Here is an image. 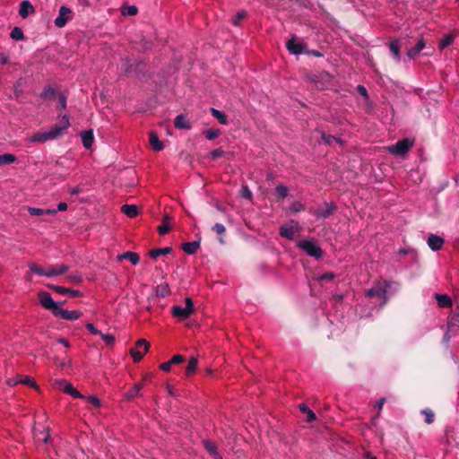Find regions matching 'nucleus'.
<instances>
[{
    "mask_svg": "<svg viewBox=\"0 0 459 459\" xmlns=\"http://www.w3.org/2000/svg\"><path fill=\"white\" fill-rule=\"evenodd\" d=\"M391 285V282L385 280H379L376 281L373 287L367 290V296L369 298H378L382 300L381 304L386 302V292Z\"/></svg>",
    "mask_w": 459,
    "mask_h": 459,
    "instance_id": "obj_1",
    "label": "nucleus"
},
{
    "mask_svg": "<svg viewBox=\"0 0 459 459\" xmlns=\"http://www.w3.org/2000/svg\"><path fill=\"white\" fill-rule=\"evenodd\" d=\"M185 303L186 306L184 307L180 306H174L171 309L173 316L179 320H186L189 318L195 310L194 303L190 298H186L185 299Z\"/></svg>",
    "mask_w": 459,
    "mask_h": 459,
    "instance_id": "obj_2",
    "label": "nucleus"
},
{
    "mask_svg": "<svg viewBox=\"0 0 459 459\" xmlns=\"http://www.w3.org/2000/svg\"><path fill=\"white\" fill-rule=\"evenodd\" d=\"M298 247L306 252L308 255L316 259L321 258L323 255L322 249L314 240H299L297 244Z\"/></svg>",
    "mask_w": 459,
    "mask_h": 459,
    "instance_id": "obj_3",
    "label": "nucleus"
},
{
    "mask_svg": "<svg viewBox=\"0 0 459 459\" xmlns=\"http://www.w3.org/2000/svg\"><path fill=\"white\" fill-rule=\"evenodd\" d=\"M150 343L145 339H140L136 342L135 347L130 350V354L134 362H139L148 351Z\"/></svg>",
    "mask_w": 459,
    "mask_h": 459,
    "instance_id": "obj_4",
    "label": "nucleus"
},
{
    "mask_svg": "<svg viewBox=\"0 0 459 459\" xmlns=\"http://www.w3.org/2000/svg\"><path fill=\"white\" fill-rule=\"evenodd\" d=\"M413 142L409 139L398 141L395 144L388 146L387 151L393 155L402 156L407 153L412 147Z\"/></svg>",
    "mask_w": 459,
    "mask_h": 459,
    "instance_id": "obj_5",
    "label": "nucleus"
},
{
    "mask_svg": "<svg viewBox=\"0 0 459 459\" xmlns=\"http://www.w3.org/2000/svg\"><path fill=\"white\" fill-rule=\"evenodd\" d=\"M38 299L40 305L52 312L53 315H55V312L59 307V304L56 303L51 295L47 291H39L38 293Z\"/></svg>",
    "mask_w": 459,
    "mask_h": 459,
    "instance_id": "obj_6",
    "label": "nucleus"
},
{
    "mask_svg": "<svg viewBox=\"0 0 459 459\" xmlns=\"http://www.w3.org/2000/svg\"><path fill=\"white\" fill-rule=\"evenodd\" d=\"M299 231V225L298 221H290V222L282 225L280 228V235L287 239H294Z\"/></svg>",
    "mask_w": 459,
    "mask_h": 459,
    "instance_id": "obj_7",
    "label": "nucleus"
},
{
    "mask_svg": "<svg viewBox=\"0 0 459 459\" xmlns=\"http://www.w3.org/2000/svg\"><path fill=\"white\" fill-rule=\"evenodd\" d=\"M54 316L65 320L74 321L79 319L82 313L79 310H66L59 306Z\"/></svg>",
    "mask_w": 459,
    "mask_h": 459,
    "instance_id": "obj_8",
    "label": "nucleus"
},
{
    "mask_svg": "<svg viewBox=\"0 0 459 459\" xmlns=\"http://www.w3.org/2000/svg\"><path fill=\"white\" fill-rule=\"evenodd\" d=\"M56 139V134L50 129L48 132H38L28 138L30 143H45L48 140Z\"/></svg>",
    "mask_w": 459,
    "mask_h": 459,
    "instance_id": "obj_9",
    "label": "nucleus"
},
{
    "mask_svg": "<svg viewBox=\"0 0 459 459\" xmlns=\"http://www.w3.org/2000/svg\"><path fill=\"white\" fill-rule=\"evenodd\" d=\"M53 385H64L63 392L74 398H84V395L77 391L69 382L65 379L55 380Z\"/></svg>",
    "mask_w": 459,
    "mask_h": 459,
    "instance_id": "obj_10",
    "label": "nucleus"
},
{
    "mask_svg": "<svg viewBox=\"0 0 459 459\" xmlns=\"http://www.w3.org/2000/svg\"><path fill=\"white\" fill-rule=\"evenodd\" d=\"M71 13H72L71 9H69L65 6H62L59 9L58 16L55 19V22H54L55 25L58 28L65 27V24L67 23V22L71 19Z\"/></svg>",
    "mask_w": 459,
    "mask_h": 459,
    "instance_id": "obj_11",
    "label": "nucleus"
},
{
    "mask_svg": "<svg viewBox=\"0 0 459 459\" xmlns=\"http://www.w3.org/2000/svg\"><path fill=\"white\" fill-rule=\"evenodd\" d=\"M69 267L65 264H50L47 266V277H55L65 273Z\"/></svg>",
    "mask_w": 459,
    "mask_h": 459,
    "instance_id": "obj_12",
    "label": "nucleus"
},
{
    "mask_svg": "<svg viewBox=\"0 0 459 459\" xmlns=\"http://www.w3.org/2000/svg\"><path fill=\"white\" fill-rule=\"evenodd\" d=\"M336 206L333 204L325 203L324 207L317 209L315 212V215L317 218L326 219L330 217L335 211Z\"/></svg>",
    "mask_w": 459,
    "mask_h": 459,
    "instance_id": "obj_13",
    "label": "nucleus"
},
{
    "mask_svg": "<svg viewBox=\"0 0 459 459\" xmlns=\"http://www.w3.org/2000/svg\"><path fill=\"white\" fill-rule=\"evenodd\" d=\"M70 126V121L68 116L65 115L58 125H56L51 129L56 134V138L63 134L65 130Z\"/></svg>",
    "mask_w": 459,
    "mask_h": 459,
    "instance_id": "obj_14",
    "label": "nucleus"
},
{
    "mask_svg": "<svg viewBox=\"0 0 459 459\" xmlns=\"http://www.w3.org/2000/svg\"><path fill=\"white\" fill-rule=\"evenodd\" d=\"M428 245L432 250L437 251L442 248L444 239L438 236L430 235L428 238Z\"/></svg>",
    "mask_w": 459,
    "mask_h": 459,
    "instance_id": "obj_15",
    "label": "nucleus"
},
{
    "mask_svg": "<svg viewBox=\"0 0 459 459\" xmlns=\"http://www.w3.org/2000/svg\"><path fill=\"white\" fill-rule=\"evenodd\" d=\"M143 387V383H138L134 385L130 390H128L126 394L125 398L128 401L134 399L135 397H139L142 395L141 390Z\"/></svg>",
    "mask_w": 459,
    "mask_h": 459,
    "instance_id": "obj_16",
    "label": "nucleus"
},
{
    "mask_svg": "<svg viewBox=\"0 0 459 459\" xmlns=\"http://www.w3.org/2000/svg\"><path fill=\"white\" fill-rule=\"evenodd\" d=\"M81 138L83 146L86 149H91L94 141L93 132L91 130L83 131L81 133Z\"/></svg>",
    "mask_w": 459,
    "mask_h": 459,
    "instance_id": "obj_17",
    "label": "nucleus"
},
{
    "mask_svg": "<svg viewBox=\"0 0 459 459\" xmlns=\"http://www.w3.org/2000/svg\"><path fill=\"white\" fill-rule=\"evenodd\" d=\"M49 288H51L53 290L59 294H69L71 297L81 296V292L79 290L65 288L62 286L49 285Z\"/></svg>",
    "mask_w": 459,
    "mask_h": 459,
    "instance_id": "obj_18",
    "label": "nucleus"
},
{
    "mask_svg": "<svg viewBox=\"0 0 459 459\" xmlns=\"http://www.w3.org/2000/svg\"><path fill=\"white\" fill-rule=\"evenodd\" d=\"M28 212L32 216H40V215H54L56 212V210L29 207Z\"/></svg>",
    "mask_w": 459,
    "mask_h": 459,
    "instance_id": "obj_19",
    "label": "nucleus"
},
{
    "mask_svg": "<svg viewBox=\"0 0 459 459\" xmlns=\"http://www.w3.org/2000/svg\"><path fill=\"white\" fill-rule=\"evenodd\" d=\"M34 12V7L29 1H22L21 3L19 14L22 18H26L29 14L32 13Z\"/></svg>",
    "mask_w": 459,
    "mask_h": 459,
    "instance_id": "obj_20",
    "label": "nucleus"
},
{
    "mask_svg": "<svg viewBox=\"0 0 459 459\" xmlns=\"http://www.w3.org/2000/svg\"><path fill=\"white\" fill-rule=\"evenodd\" d=\"M175 127L178 129H190L191 125L184 115H178L174 121Z\"/></svg>",
    "mask_w": 459,
    "mask_h": 459,
    "instance_id": "obj_21",
    "label": "nucleus"
},
{
    "mask_svg": "<svg viewBox=\"0 0 459 459\" xmlns=\"http://www.w3.org/2000/svg\"><path fill=\"white\" fill-rule=\"evenodd\" d=\"M117 259L118 261L122 260V259H127L129 260L134 265L137 264L140 261V257L138 255V254L134 253V252H131V251H128V252H126L122 255H118Z\"/></svg>",
    "mask_w": 459,
    "mask_h": 459,
    "instance_id": "obj_22",
    "label": "nucleus"
},
{
    "mask_svg": "<svg viewBox=\"0 0 459 459\" xmlns=\"http://www.w3.org/2000/svg\"><path fill=\"white\" fill-rule=\"evenodd\" d=\"M425 47V42L423 40V39H420L417 44L415 45V47L410 48L408 51H407V56H409V58L412 59L414 57L417 56V55Z\"/></svg>",
    "mask_w": 459,
    "mask_h": 459,
    "instance_id": "obj_23",
    "label": "nucleus"
},
{
    "mask_svg": "<svg viewBox=\"0 0 459 459\" xmlns=\"http://www.w3.org/2000/svg\"><path fill=\"white\" fill-rule=\"evenodd\" d=\"M287 48L290 53L295 55H299L303 52L302 44L297 43L294 39H291L287 42Z\"/></svg>",
    "mask_w": 459,
    "mask_h": 459,
    "instance_id": "obj_24",
    "label": "nucleus"
},
{
    "mask_svg": "<svg viewBox=\"0 0 459 459\" xmlns=\"http://www.w3.org/2000/svg\"><path fill=\"white\" fill-rule=\"evenodd\" d=\"M150 143L154 151L160 152L163 150L164 145L160 141L158 135L154 132H150Z\"/></svg>",
    "mask_w": 459,
    "mask_h": 459,
    "instance_id": "obj_25",
    "label": "nucleus"
},
{
    "mask_svg": "<svg viewBox=\"0 0 459 459\" xmlns=\"http://www.w3.org/2000/svg\"><path fill=\"white\" fill-rule=\"evenodd\" d=\"M204 446L206 451L214 457V459H222L221 456L218 454L216 446L214 443L209 440L204 441Z\"/></svg>",
    "mask_w": 459,
    "mask_h": 459,
    "instance_id": "obj_26",
    "label": "nucleus"
},
{
    "mask_svg": "<svg viewBox=\"0 0 459 459\" xmlns=\"http://www.w3.org/2000/svg\"><path fill=\"white\" fill-rule=\"evenodd\" d=\"M436 299L440 307H450L452 306V299L446 294H436Z\"/></svg>",
    "mask_w": 459,
    "mask_h": 459,
    "instance_id": "obj_27",
    "label": "nucleus"
},
{
    "mask_svg": "<svg viewBox=\"0 0 459 459\" xmlns=\"http://www.w3.org/2000/svg\"><path fill=\"white\" fill-rule=\"evenodd\" d=\"M121 211L129 218H134L138 214V208L136 205L133 204H124L121 207Z\"/></svg>",
    "mask_w": 459,
    "mask_h": 459,
    "instance_id": "obj_28",
    "label": "nucleus"
},
{
    "mask_svg": "<svg viewBox=\"0 0 459 459\" xmlns=\"http://www.w3.org/2000/svg\"><path fill=\"white\" fill-rule=\"evenodd\" d=\"M200 244L197 241L186 242L182 245V249L186 254L193 255L198 250Z\"/></svg>",
    "mask_w": 459,
    "mask_h": 459,
    "instance_id": "obj_29",
    "label": "nucleus"
},
{
    "mask_svg": "<svg viewBox=\"0 0 459 459\" xmlns=\"http://www.w3.org/2000/svg\"><path fill=\"white\" fill-rule=\"evenodd\" d=\"M456 35V33H450L445 35L439 41V48L444 49L449 45H451L454 39H455Z\"/></svg>",
    "mask_w": 459,
    "mask_h": 459,
    "instance_id": "obj_30",
    "label": "nucleus"
},
{
    "mask_svg": "<svg viewBox=\"0 0 459 459\" xmlns=\"http://www.w3.org/2000/svg\"><path fill=\"white\" fill-rule=\"evenodd\" d=\"M169 220L170 218L169 215L164 216L162 223L158 228V231L160 235H165L171 230V226L169 222Z\"/></svg>",
    "mask_w": 459,
    "mask_h": 459,
    "instance_id": "obj_31",
    "label": "nucleus"
},
{
    "mask_svg": "<svg viewBox=\"0 0 459 459\" xmlns=\"http://www.w3.org/2000/svg\"><path fill=\"white\" fill-rule=\"evenodd\" d=\"M299 410L307 415V421L312 422L316 420V416L313 411H311L305 403L299 404Z\"/></svg>",
    "mask_w": 459,
    "mask_h": 459,
    "instance_id": "obj_32",
    "label": "nucleus"
},
{
    "mask_svg": "<svg viewBox=\"0 0 459 459\" xmlns=\"http://www.w3.org/2000/svg\"><path fill=\"white\" fill-rule=\"evenodd\" d=\"M197 365H198V360L195 357H192L189 361H188V364L186 368V376H191L193 374H195V370H196V368H197Z\"/></svg>",
    "mask_w": 459,
    "mask_h": 459,
    "instance_id": "obj_33",
    "label": "nucleus"
},
{
    "mask_svg": "<svg viewBox=\"0 0 459 459\" xmlns=\"http://www.w3.org/2000/svg\"><path fill=\"white\" fill-rule=\"evenodd\" d=\"M29 268L32 273H34L38 275H40V276L47 277V266L44 267V266L39 265L37 264L31 263L29 264Z\"/></svg>",
    "mask_w": 459,
    "mask_h": 459,
    "instance_id": "obj_34",
    "label": "nucleus"
},
{
    "mask_svg": "<svg viewBox=\"0 0 459 459\" xmlns=\"http://www.w3.org/2000/svg\"><path fill=\"white\" fill-rule=\"evenodd\" d=\"M211 113L212 115L218 119V121L221 124V125H227L228 124V118H227V116L222 113L221 111L214 108H211Z\"/></svg>",
    "mask_w": 459,
    "mask_h": 459,
    "instance_id": "obj_35",
    "label": "nucleus"
},
{
    "mask_svg": "<svg viewBox=\"0 0 459 459\" xmlns=\"http://www.w3.org/2000/svg\"><path fill=\"white\" fill-rule=\"evenodd\" d=\"M172 251L170 247H163V248H154L150 251V256L153 259H156L161 255L169 254Z\"/></svg>",
    "mask_w": 459,
    "mask_h": 459,
    "instance_id": "obj_36",
    "label": "nucleus"
},
{
    "mask_svg": "<svg viewBox=\"0 0 459 459\" xmlns=\"http://www.w3.org/2000/svg\"><path fill=\"white\" fill-rule=\"evenodd\" d=\"M170 293L169 286L168 283H161L156 287V294L159 297H166Z\"/></svg>",
    "mask_w": 459,
    "mask_h": 459,
    "instance_id": "obj_37",
    "label": "nucleus"
},
{
    "mask_svg": "<svg viewBox=\"0 0 459 459\" xmlns=\"http://www.w3.org/2000/svg\"><path fill=\"white\" fill-rule=\"evenodd\" d=\"M16 161V156L12 153H4L0 155V166L12 164Z\"/></svg>",
    "mask_w": 459,
    "mask_h": 459,
    "instance_id": "obj_38",
    "label": "nucleus"
},
{
    "mask_svg": "<svg viewBox=\"0 0 459 459\" xmlns=\"http://www.w3.org/2000/svg\"><path fill=\"white\" fill-rule=\"evenodd\" d=\"M391 53L394 55L396 61H400V46L398 40H393L389 44Z\"/></svg>",
    "mask_w": 459,
    "mask_h": 459,
    "instance_id": "obj_39",
    "label": "nucleus"
},
{
    "mask_svg": "<svg viewBox=\"0 0 459 459\" xmlns=\"http://www.w3.org/2000/svg\"><path fill=\"white\" fill-rule=\"evenodd\" d=\"M122 15L134 16L138 13V9L134 5H123L121 7Z\"/></svg>",
    "mask_w": 459,
    "mask_h": 459,
    "instance_id": "obj_40",
    "label": "nucleus"
},
{
    "mask_svg": "<svg viewBox=\"0 0 459 459\" xmlns=\"http://www.w3.org/2000/svg\"><path fill=\"white\" fill-rule=\"evenodd\" d=\"M18 377H19V383H22L23 385H29L35 389H38V385L32 377H30L29 376H19Z\"/></svg>",
    "mask_w": 459,
    "mask_h": 459,
    "instance_id": "obj_41",
    "label": "nucleus"
},
{
    "mask_svg": "<svg viewBox=\"0 0 459 459\" xmlns=\"http://www.w3.org/2000/svg\"><path fill=\"white\" fill-rule=\"evenodd\" d=\"M10 37L14 40H22L24 39V34L21 28L14 27L10 33Z\"/></svg>",
    "mask_w": 459,
    "mask_h": 459,
    "instance_id": "obj_42",
    "label": "nucleus"
},
{
    "mask_svg": "<svg viewBox=\"0 0 459 459\" xmlns=\"http://www.w3.org/2000/svg\"><path fill=\"white\" fill-rule=\"evenodd\" d=\"M321 139L324 143L329 144V145L332 144L333 142L342 143V141L340 139L335 138L334 136H333L331 134H326L325 133H321Z\"/></svg>",
    "mask_w": 459,
    "mask_h": 459,
    "instance_id": "obj_43",
    "label": "nucleus"
},
{
    "mask_svg": "<svg viewBox=\"0 0 459 459\" xmlns=\"http://www.w3.org/2000/svg\"><path fill=\"white\" fill-rule=\"evenodd\" d=\"M66 280L74 284L82 282V276L79 273H73L66 276Z\"/></svg>",
    "mask_w": 459,
    "mask_h": 459,
    "instance_id": "obj_44",
    "label": "nucleus"
},
{
    "mask_svg": "<svg viewBox=\"0 0 459 459\" xmlns=\"http://www.w3.org/2000/svg\"><path fill=\"white\" fill-rule=\"evenodd\" d=\"M422 414L425 416V422L427 424H431L434 421L435 415L430 409L423 410Z\"/></svg>",
    "mask_w": 459,
    "mask_h": 459,
    "instance_id": "obj_45",
    "label": "nucleus"
},
{
    "mask_svg": "<svg viewBox=\"0 0 459 459\" xmlns=\"http://www.w3.org/2000/svg\"><path fill=\"white\" fill-rule=\"evenodd\" d=\"M100 336L101 337L103 342L108 346L112 347L115 344V336L114 335H112V334H105V333H101V334H100Z\"/></svg>",
    "mask_w": 459,
    "mask_h": 459,
    "instance_id": "obj_46",
    "label": "nucleus"
},
{
    "mask_svg": "<svg viewBox=\"0 0 459 459\" xmlns=\"http://www.w3.org/2000/svg\"><path fill=\"white\" fill-rule=\"evenodd\" d=\"M204 134L208 140H213L221 134V131L219 129H209L205 131Z\"/></svg>",
    "mask_w": 459,
    "mask_h": 459,
    "instance_id": "obj_47",
    "label": "nucleus"
},
{
    "mask_svg": "<svg viewBox=\"0 0 459 459\" xmlns=\"http://www.w3.org/2000/svg\"><path fill=\"white\" fill-rule=\"evenodd\" d=\"M275 192L280 198H284L288 195V188L282 185H279L276 186Z\"/></svg>",
    "mask_w": 459,
    "mask_h": 459,
    "instance_id": "obj_48",
    "label": "nucleus"
},
{
    "mask_svg": "<svg viewBox=\"0 0 459 459\" xmlns=\"http://www.w3.org/2000/svg\"><path fill=\"white\" fill-rule=\"evenodd\" d=\"M247 16L246 11H239L232 20L234 25H239L240 22Z\"/></svg>",
    "mask_w": 459,
    "mask_h": 459,
    "instance_id": "obj_49",
    "label": "nucleus"
},
{
    "mask_svg": "<svg viewBox=\"0 0 459 459\" xmlns=\"http://www.w3.org/2000/svg\"><path fill=\"white\" fill-rule=\"evenodd\" d=\"M88 403H91L95 407L99 408L101 405L100 400L96 396H85L84 398Z\"/></svg>",
    "mask_w": 459,
    "mask_h": 459,
    "instance_id": "obj_50",
    "label": "nucleus"
},
{
    "mask_svg": "<svg viewBox=\"0 0 459 459\" xmlns=\"http://www.w3.org/2000/svg\"><path fill=\"white\" fill-rule=\"evenodd\" d=\"M55 95V90L51 87L45 88L44 91L41 92V98L43 99H49L52 98Z\"/></svg>",
    "mask_w": 459,
    "mask_h": 459,
    "instance_id": "obj_51",
    "label": "nucleus"
},
{
    "mask_svg": "<svg viewBox=\"0 0 459 459\" xmlns=\"http://www.w3.org/2000/svg\"><path fill=\"white\" fill-rule=\"evenodd\" d=\"M334 278H335V274L334 273H324V274H321V275L317 276L316 280L318 281H333Z\"/></svg>",
    "mask_w": 459,
    "mask_h": 459,
    "instance_id": "obj_52",
    "label": "nucleus"
},
{
    "mask_svg": "<svg viewBox=\"0 0 459 459\" xmlns=\"http://www.w3.org/2000/svg\"><path fill=\"white\" fill-rule=\"evenodd\" d=\"M185 360L184 357L182 355H175L173 356L169 361L171 363V365H178L182 363Z\"/></svg>",
    "mask_w": 459,
    "mask_h": 459,
    "instance_id": "obj_53",
    "label": "nucleus"
},
{
    "mask_svg": "<svg viewBox=\"0 0 459 459\" xmlns=\"http://www.w3.org/2000/svg\"><path fill=\"white\" fill-rule=\"evenodd\" d=\"M212 230L214 232H216L218 235H222L225 233L226 231V229L225 227L221 224V223H216L213 227H212Z\"/></svg>",
    "mask_w": 459,
    "mask_h": 459,
    "instance_id": "obj_54",
    "label": "nucleus"
},
{
    "mask_svg": "<svg viewBox=\"0 0 459 459\" xmlns=\"http://www.w3.org/2000/svg\"><path fill=\"white\" fill-rule=\"evenodd\" d=\"M223 154H224V152L221 148L215 149L210 153L212 159H213V160H216V159L221 157Z\"/></svg>",
    "mask_w": 459,
    "mask_h": 459,
    "instance_id": "obj_55",
    "label": "nucleus"
},
{
    "mask_svg": "<svg viewBox=\"0 0 459 459\" xmlns=\"http://www.w3.org/2000/svg\"><path fill=\"white\" fill-rule=\"evenodd\" d=\"M86 328H87V329L89 330V332H90L91 333H92V334H95V335H100V334H101V332H100V331H99V330L94 326V325H93V324H91V323H88V324L86 325Z\"/></svg>",
    "mask_w": 459,
    "mask_h": 459,
    "instance_id": "obj_56",
    "label": "nucleus"
},
{
    "mask_svg": "<svg viewBox=\"0 0 459 459\" xmlns=\"http://www.w3.org/2000/svg\"><path fill=\"white\" fill-rule=\"evenodd\" d=\"M304 209V206L299 203V202H295L291 204L290 206V210L294 212H300Z\"/></svg>",
    "mask_w": 459,
    "mask_h": 459,
    "instance_id": "obj_57",
    "label": "nucleus"
},
{
    "mask_svg": "<svg viewBox=\"0 0 459 459\" xmlns=\"http://www.w3.org/2000/svg\"><path fill=\"white\" fill-rule=\"evenodd\" d=\"M357 91L361 95L363 96L364 98H368V91H367V89L362 86V85H358L357 86Z\"/></svg>",
    "mask_w": 459,
    "mask_h": 459,
    "instance_id": "obj_58",
    "label": "nucleus"
},
{
    "mask_svg": "<svg viewBox=\"0 0 459 459\" xmlns=\"http://www.w3.org/2000/svg\"><path fill=\"white\" fill-rule=\"evenodd\" d=\"M58 99H59V105H60L61 108L65 109L66 108L65 96L61 93V94H59Z\"/></svg>",
    "mask_w": 459,
    "mask_h": 459,
    "instance_id": "obj_59",
    "label": "nucleus"
},
{
    "mask_svg": "<svg viewBox=\"0 0 459 459\" xmlns=\"http://www.w3.org/2000/svg\"><path fill=\"white\" fill-rule=\"evenodd\" d=\"M172 365L169 361L163 362L160 365V368L163 371L169 372L171 368Z\"/></svg>",
    "mask_w": 459,
    "mask_h": 459,
    "instance_id": "obj_60",
    "label": "nucleus"
},
{
    "mask_svg": "<svg viewBox=\"0 0 459 459\" xmlns=\"http://www.w3.org/2000/svg\"><path fill=\"white\" fill-rule=\"evenodd\" d=\"M9 62V56L5 53H0V63L6 65Z\"/></svg>",
    "mask_w": 459,
    "mask_h": 459,
    "instance_id": "obj_61",
    "label": "nucleus"
},
{
    "mask_svg": "<svg viewBox=\"0 0 459 459\" xmlns=\"http://www.w3.org/2000/svg\"><path fill=\"white\" fill-rule=\"evenodd\" d=\"M67 209V204L66 203H59L57 205V211L63 212Z\"/></svg>",
    "mask_w": 459,
    "mask_h": 459,
    "instance_id": "obj_62",
    "label": "nucleus"
},
{
    "mask_svg": "<svg viewBox=\"0 0 459 459\" xmlns=\"http://www.w3.org/2000/svg\"><path fill=\"white\" fill-rule=\"evenodd\" d=\"M57 342H59L60 344L64 345L65 347L66 348H69L70 347V343L68 342L67 340L64 339V338H59L57 340Z\"/></svg>",
    "mask_w": 459,
    "mask_h": 459,
    "instance_id": "obj_63",
    "label": "nucleus"
},
{
    "mask_svg": "<svg viewBox=\"0 0 459 459\" xmlns=\"http://www.w3.org/2000/svg\"><path fill=\"white\" fill-rule=\"evenodd\" d=\"M167 390L171 396L177 395L176 391L169 385H167Z\"/></svg>",
    "mask_w": 459,
    "mask_h": 459,
    "instance_id": "obj_64",
    "label": "nucleus"
}]
</instances>
